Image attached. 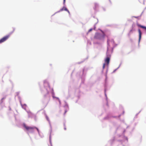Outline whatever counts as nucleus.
I'll use <instances>...</instances> for the list:
<instances>
[{"label":"nucleus","instance_id":"nucleus-1","mask_svg":"<svg viewBox=\"0 0 146 146\" xmlns=\"http://www.w3.org/2000/svg\"><path fill=\"white\" fill-rule=\"evenodd\" d=\"M10 37L9 35H6L0 39V44L1 43L7 40Z\"/></svg>","mask_w":146,"mask_h":146},{"label":"nucleus","instance_id":"nucleus-2","mask_svg":"<svg viewBox=\"0 0 146 146\" xmlns=\"http://www.w3.org/2000/svg\"><path fill=\"white\" fill-rule=\"evenodd\" d=\"M23 126L27 130H33L35 128H36L35 127H29L27 126L25 124H24Z\"/></svg>","mask_w":146,"mask_h":146},{"label":"nucleus","instance_id":"nucleus-3","mask_svg":"<svg viewBox=\"0 0 146 146\" xmlns=\"http://www.w3.org/2000/svg\"><path fill=\"white\" fill-rule=\"evenodd\" d=\"M102 37V35L98 33L96 34L94 36L95 39L100 40L101 39Z\"/></svg>","mask_w":146,"mask_h":146},{"label":"nucleus","instance_id":"nucleus-4","mask_svg":"<svg viewBox=\"0 0 146 146\" xmlns=\"http://www.w3.org/2000/svg\"><path fill=\"white\" fill-rule=\"evenodd\" d=\"M64 10L67 11L69 13V14H70L69 11L67 9V8L65 7H63L61 9H60V11H62Z\"/></svg>","mask_w":146,"mask_h":146},{"label":"nucleus","instance_id":"nucleus-5","mask_svg":"<svg viewBox=\"0 0 146 146\" xmlns=\"http://www.w3.org/2000/svg\"><path fill=\"white\" fill-rule=\"evenodd\" d=\"M138 31L139 33V42H140V40L141 38V30L140 29H138Z\"/></svg>","mask_w":146,"mask_h":146},{"label":"nucleus","instance_id":"nucleus-6","mask_svg":"<svg viewBox=\"0 0 146 146\" xmlns=\"http://www.w3.org/2000/svg\"><path fill=\"white\" fill-rule=\"evenodd\" d=\"M110 61V58L109 57H107L105 60V62L108 65L109 64Z\"/></svg>","mask_w":146,"mask_h":146},{"label":"nucleus","instance_id":"nucleus-7","mask_svg":"<svg viewBox=\"0 0 146 146\" xmlns=\"http://www.w3.org/2000/svg\"><path fill=\"white\" fill-rule=\"evenodd\" d=\"M94 6H95V8H94V9H96V7H98V5H97V4H94Z\"/></svg>","mask_w":146,"mask_h":146},{"label":"nucleus","instance_id":"nucleus-8","mask_svg":"<svg viewBox=\"0 0 146 146\" xmlns=\"http://www.w3.org/2000/svg\"><path fill=\"white\" fill-rule=\"evenodd\" d=\"M105 64H103V69L105 67Z\"/></svg>","mask_w":146,"mask_h":146},{"label":"nucleus","instance_id":"nucleus-9","mask_svg":"<svg viewBox=\"0 0 146 146\" xmlns=\"http://www.w3.org/2000/svg\"><path fill=\"white\" fill-rule=\"evenodd\" d=\"M53 98H56L57 99H58V100H59V98H57V97H54V96H52Z\"/></svg>","mask_w":146,"mask_h":146},{"label":"nucleus","instance_id":"nucleus-10","mask_svg":"<svg viewBox=\"0 0 146 146\" xmlns=\"http://www.w3.org/2000/svg\"><path fill=\"white\" fill-rule=\"evenodd\" d=\"M92 30V29H90L89 30L88 32H90Z\"/></svg>","mask_w":146,"mask_h":146},{"label":"nucleus","instance_id":"nucleus-11","mask_svg":"<svg viewBox=\"0 0 146 146\" xmlns=\"http://www.w3.org/2000/svg\"><path fill=\"white\" fill-rule=\"evenodd\" d=\"M66 112H67V111L66 110H65V111L64 114H65Z\"/></svg>","mask_w":146,"mask_h":146},{"label":"nucleus","instance_id":"nucleus-12","mask_svg":"<svg viewBox=\"0 0 146 146\" xmlns=\"http://www.w3.org/2000/svg\"><path fill=\"white\" fill-rule=\"evenodd\" d=\"M65 0H64V3H65Z\"/></svg>","mask_w":146,"mask_h":146},{"label":"nucleus","instance_id":"nucleus-13","mask_svg":"<svg viewBox=\"0 0 146 146\" xmlns=\"http://www.w3.org/2000/svg\"><path fill=\"white\" fill-rule=\"evenodd\" d=\"M15 29H13V32H14L15 31Z\"/></svg>","mask_w":146,"mask_h":146},{"label":"nucleus","instance_id":"nucleus-14","mask_svg":"<svg viewBox=\"0 0 146 146\" xmlns=\"http://www.w3.org/2000/svg\"><path fill=\"white\" fill-rule=\"evenodd\" d=\"M132 30H130V32H132Z\"/></svg>","mask_w":146,"mask_h":146},{"label":"nucleus","instance_id":"nucleus-15","mask_svg":"<svg viewBox=\"0 0 146 146\" xmlns=\"http://www.w3.org/2000/svg\"><path fill=\"white\" fill-rule=\"evenodd\" d=\"M64 129H65V130H66V128H64Z\"/></svg>","mask_w":146,"mask_h":146}]
</instances>
